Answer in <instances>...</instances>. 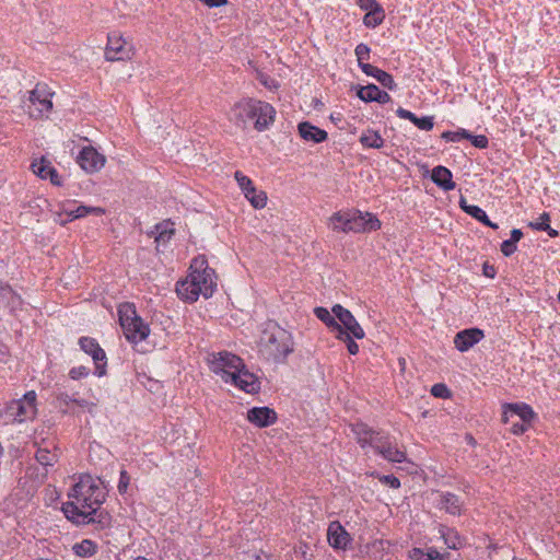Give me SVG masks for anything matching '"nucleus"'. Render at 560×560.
I'll use <instances>...</instances> for the list:
<instances>
[{
    "instance_id": "nucleus-1",
    "label": "nucleus",
    "mask_w": 560,
    "mask_h": 560,
    "mask_svg": "<svg viewBox=\"0 0 560 560\" xmlns=\"http://www.w3.org/2000/svg\"><path fill=\"white\" fill-rule=\"evenodd\" d=\"M330 228L336 232L366 233L381 229V221L370 212H361L357 209L337 211L330 219Z\"/></svg>"
},
{
    "instance_id": "nucleus-2",
    "label": "nucleus",
    "mask_w": 560,
    "mask_h": 560,
    "mask_svg": "<svg viewBox=\"0 0 560 560\" xmlns=\"http://www.w3.org/2000/svg\"><path fill=\"white\" fill-rule=\"evenodd\" d=\"M260 351L275 362H283L293 352L294 342L290 331L275 325L264 331Z\"/></svg>"
},
{
    "instance_id": "nucleus-3",
    "label": "nucleus",
    "mask_w": 560,
    "mask_h": 560,
    "mask_svg": "<svg viewBox=\"0 0 560 560\" xmlns=\"http://www.w3.org/2000/svg\"><path fill=\"white\" fill-rule=\"evenodd\" d=\"M69 497L73 498L82 509L90 510L105 502L106 492L90 475H85L81 476L72 487Z\"/></svg>"
},
{
    "instance_id": "nucleus-4",
    "label": "nucleus",
    "mask_w": 560,
    "mask_h": 560,
    "mask_svg": "<svg viewBox=\"0 0 560 560\" xmlns=\"http://www.w3.org/2000/svg\"><path fill=\"white\" fill-rule=\"evenodd\" d=\"M119 323L124 330L126 339L132 343L144 340L149 334V326L137 314L136 307L131 303L120 304L118 307Z\"/></svg>"
},
{
    "instance_id": "nucleus-5",
    "label": "nucleus",
    "mask_w": 560,
    "mask_h": 560,
    "mask_svg": "<svg viewBox=\"0 0 560 560\" xmlns=\"http://www.w3.org/2000/svg\"><path fill=\"white\" fill-rule=\"evenodd\" d=\"M192 280L202 290L201 294L208 299L212 295L217 283L213 280L214 270L209 268L205 256H197L190 264V273Z\"/></svg>"
},
{
    "instance_id": "nucleus-6",
    "label": "nucleus",
    "mask_w": 560,
    "mask_h": 560,
    "mask_svg": "<svg viewBox=\"0 0 560 560\" xmlns=\"http://www.w3.org/2000/svg\"><path fill=\"white\" fill-rule=\"evenodd\" d=\"M52 95L54 93L46 84H36L35 89L30 92V104L27 105L30 116L36 119L47 117L52 109Z\"/></svg>"
},
{
    "instance_id": "nucleus-7",
    "label": "nucleus",
    "mask_w": 560,
    "mask_h": 560,
    "mask_svg": "<svg viewBox=\"0 0 560 560\" xmlns=\"http://www.w3.org/2000/svg\"><path fill=\"white\" fill-rule=\"evenodd\" d=\"M36 394L27 392L22 399L12 400L5 408V417L14 422L33 419L36 413Z\"/></svg>"
},
{
    "instance_id": "nucleus-8",
    "label": "nucleus",
    "mask_w": 560,
    "mask_h": 560,
    "mask_svg": "<svg viewBox=\"0 0 560 560\" xmlns=\"http://www.w3.org/2000/svg\"><path fill=\"white\" fill-rule=\"evenodd\" d=\"M243 364L240 357L228 351L213 354L209 362L211 372L219 375L225 383H229V377L234 370H238Z\"/></svg>"
},
{
    "instance_id": "nucleus-9",
    "label": "nucleus",
    "mask_w": 560,
    "mask_h": 560,
    "mask_svg": "<svg viewBox=\"0 0 560 560\" xmlns=\"http://www.w3.org/2000/svg\"><path fill=\"white\" fill-rule=\"evenodd\" d=\"M371 447L382 455L386 460L392 463H402L406 460V453L397 448V446L390 441L388 434L378 431L374 440L372 441Z\"/></svg>"
},
{
    "instance_id": "nucleus-10",
    "label": "nucleus",
    "mask_w": 560,
    "mask_h": 560,
    "mask_svg": "<svg viewBox=\"0 0 560 560\" xmlns=\"http://www.w3.org/2000/svg\"><path fill=\"white\" fill-rule=\"evenodd\" d=\"M236 109L237 117L246 124L247 121L253 122L255 126V121L257 120V116L262 115L267 116L271 113V104L250 98L246 101L245 103H241L237 105Z\"/></svg>"
},
{
    "instance_id": "nucleus-11",
    "label": "nucleus",
    "mask_w": 560,
    "mask_h": 560,
    "mask_svg": "<svg viewBox=\"0 0 560 560\" xmlns=\"http://www.w3.org/2000/svg\"><path fill=\"white\" fill-rule=\"evenodd\" d=\"M80 348L90 354L95 363V374L103 376L106 373V354L105 351L100 347L98 342L91 337H81L79 339Z\"/></svg>"
},
{
    "instance_id": "nucleus-12",
    "label": "nucleus",
    "mask_w": 560,
    "mask_h": 560,
    "mask_svg": "<svg viewBox=\"0 0 560 560\" xmlns=\"http://www.w3.org/2000/svg\"><path fill=\"white\" fill-rule=\"evenodd\" d=\"M331 312L335 314L338 319L337 322L341 325L345 331H347L349 335H352L353 338H364L365 334L363 328L349 310L345 308L340 304H336Z\"/></svg>"
},
{
    "instance_id": "nucleus-13",
    "label": "nucleus",
    "mask_w": 560,
    "mask_h": 560,
    "mask_svg": "<svg viewBox=\"0 0 560 560\" xmlns=\"http://www.w3.org/2000/svg\"><path fill=\"white\" fill-rule=\"evenodd\" d=\"M229 383L248 394H256L260 389L259 380L255 374L246 370L244 364L238 370H234L233 374L229 377Z\"/></svg>"
},
{
    "instance_id": "nucleus-14",
    "label": "nucleus",
    "mask_w": 560,
    "mask_h": 560,
    "mask_svg": "<svg viewBox=\"0 0 560 560\" xmlns=\"http://www.w3.org/2000/svg\"><path fill=\"white\" fill-rule=\"evenodd\" d=\"M131 47L127 46L126 40L116 32L110 33L107 38L105 57L107 60H125L131 58Z\"/></svg>"
},
{
    "instance_id": "nucleus-15",
    "label": "nucleus",
    "mask_w": 560,
    "mask_h": 560,
    "mask_svg": "<svg viewBox=\"0 0 560 560\" xmlns=\"http://www.w3.org/2000/svg\"><path fill=\"white\" fill-rule=\"evenodd\" d=\"M513 418H517L525 423H530L535 418V413L532 407L524 402L503 405L502 421L509 423Z\"/></svg>"
},
{
    "instance_id": "nucleus-16",
    "label": "nucleus",
    "mask_w": 560,
    "mask_h": 560,
    "mask_svg": "<svg viewBox=\"0 0 560 560\" xmlns=\"http://www.w3.org/2000/svg\"><path fill=\"white\" fill-rule=\"evenodd\" d=\"M78 162L84 171L93 173L98 171L102 166H104L105 158L102 154H100L94 148L85 147L80 152Z\"/></svg>"
},
{
    "instance_id": "nucleus-17",
    "label": "nucleus",
    "mask_w": 560,
    "mask_h": 560,
    "mask_svg": "<svg viewBox=\"0 0 560 560\" xmlns=\"http://www.w3.org/2000/svg\"><path fill=\"white\" fill-rule=\"evenodd\" d=\"M483 337V331L479 328L464 329L455 335L454 345L458 351L465 352L478 343Z\"/></svg>"
},
{
    "instance_id": "nucleus-18",
    "label": "nucleus",
    "mask_w": 560,
    "mask_h": 560,
    "mask_svg": "<svg viewBox=\"0 0 560 560\" xmlns=\"http://www.w3.org/2000/svg\"><path fill=\"white\" fill-rule=\"evenodd\" d=\"M247 420L258 428H265L277 421V413L269 407H253L247 411Z\"/></svg>"
},
{
    "instance_id": "nucleus-19",
    "label": "nucleus",
    "mask_w": 560,
    "mask_h": 560,
    "mask_svg": "<svg viewBox=\"0 0 560 560\" xmlns=\"http://www.w3.org/2000/svg\"><path fill=\"white\" fill-rule=\"evenodd\" d=\"M327 538L329 545L335 549H346L351 538L339 522H331L328 526Z\"/></svg>"
},
{
    "instance_id": "nucleus-20",
    "label": "nucleus",
    "mask_w": 560,
    "mask_h": 560,
    "mask_svg": "<svg viewBox=\"0 0 560 560\" xmlns=\"http://www.w3.org/2000/svg\"><path fill=\"white\" fill-rule=\"evenodd\" d=\"M101 506H94L86 511V515H83V520L78 521V524H96L98 528L104 529L110 526L112 516L105 510H101Z\"/></svg>"
},
{
    "instance_id": "nucleus-21",
    "label": "nucleus",
    "mask_w": 560,
    "mask_h": 560,
    "mask_svg": "<svg viewBox=\"0 0 560 560\" xmlns=\"http://www.w3.org/2000/svg\"><path fill=\"white\" fill-rule=\"evenodd\" d=\"M201 292L202 290L200 287H198L195 280L191 279L190 276H188L185 280L178 281L176 284L177 295L187 302L197 301Z\"/></svg>"
},
{
    "instance_id": "nucleus-22",
    "label": "nucleus",
    "mask_w": 560,
    "mask_h": 560,
    "mask_svg": "<svg viewBox=\"0 0 560 560\" xmlns=\"http://www.w3.org/2000/svg\"><path fill=\"white\" fill-rule=\"evenodd\" d=\"M361 70L366 75L373 77L385 89L390 91H395L397 89V84L395 83L393 75L388 72L373 65H362Z\"/></svg>"
},
{
    "instance_id": "nucleus-23",
    "label": "nucleus",
    "mask_w": 560,
    "mask_h": 560,
    "mask_svg": "<svg viewBox=\"0 0 560 560\" xmlns=\"http://www.w3.org/2000/svg\"><path fill=\"white\" fill-rule=\"evenodd\" d=\"M452 173L448 168L439 165L432 170L431 179L432 182L445 191L455 188L456 184L453 182Z\"/></svg>"
},
{
    "instance_id": "nucleus-24",
    "label": "nucleus",
    "mask_w": 560,
    "mask_h": 560,
    "mask_svg": "<svg viewBox=\"0 0 560 560\" xmlns=\"http://www.w3.org/2000/svg\"><path fill=\"white\" fill-rule=\"evenodd\" d=\"M396 114L400 118L410 120L411 122H413V125L416 127H418L421 130H427L428 131V130H431L433 128V126H434V118H433V116L418 117L416 114H413L410 110L405 109L402 107H399L396 110Z\"/></svg>"
},
{
    "instance_id": "nucleus-25",
    "label": "nucleus",
    "mask_w": 560,
    "mask_h": 560,
    "mask_svg": "<svg viewBox=\"0 0 560 560\" xmlns=\"http://www.w3.org/2000/svg\"><path fill=\"white\" fill-rule=\"evenodd\" d=\"M353 434L357 438L358 443L362 448L365 446H371L372 441L376 436L378 431H375L371 429L369 425L362 422H358L355 424H352L351 428Z\"/></svg>"
},
{
    "instance_id": "nucleus-26",
    "label": "nucleus",
    "mask_w": 560,
    "mask_h": 560,
    "mask_svg": "<svg viewBox=\"0 0 560 560\" xmlns=\"http://www.w3.org/2000/svg\"><path fill=\"white\" fill-rule=\"evenodd\" d=\"M439 506L452 515H459L462 511L459 498L452 492L440 493Z\"/></svg>"
},
{
    "instance_id": "nucleus-27",
    "label": "nucleus",
    "mask_w": 560,
    "mask_h": 560,
    "mask_svg": "<svg viewBox=\"0 0 560 560\" xmlns=\"http://www.w3.org/2000/svg\"><path fill=\"white\" fill-rule=\"evenodd\" d=\"M56 450L57 448L52 443L44 446L38 445L35 453V458L43 466H52L58 459Z\"/></svg>"
},
{
    "instance_id": "nucleus-28",
    "label": "nucleus",
    "mask_w": 560,
    "mask_h": 560,
    "mask_svg": "<svg viewBox=\"0 0 560 560\" xmlns=\"http://www.w3.org/2000/svg\"><path fill=\"white\" fill-rule=\"evenodd\" d=\"M298 131L303 140H327V132L313 126L308 121H302L298 125Z\"/></svg>"
},
{
    "instance_id": "nucleus-29",
    "label": "nucleus",
    "mask_w": 560,
    "mask_h": 560,
    "mask_svg": "<svg viewBox=\"0 0 560 560\" xmlns=\"http://www.w3.org/2000/svg\"><path fill=\"white\" fill-rule=\"evenodd\" d=\"M314 314L320 319L332 332L343 334L341 325L337 322V317L330 314V312L322 306L314 308Z\"/></svg>"
},
{
    "instance_id": "nucleus-30",
    "label": "nucleus",
    "mask_w": 560,
    "mask_h": 560,
    "mask_svg": "<svg viewBox=\"0 0 560 560\" xmlns=\"http://www.w3.org/2000/svg\"><path fill=\"white\" fill-rule=\"evenodd\" d=\"M440 138L441 140H488L483 135L476 136L463 128H457L454 131H443Z\"/></svg>"
},
{
    "instance_id": "nucleus-31",
    "label": "nucleus",
    "mask_w": 560,
    "mask_h": 560,
    "mask_svg": "<svg viewBox=\"0 0 560 560\" xmlns=\"http://www.w3.org/2000/svg\"><path fill=\"white\" fill-rule=\"evenodd\" d=\"M174 233V223L171 221H163L156 224L154 231L152 232V234H154L155 242L163 244L167 243Z\"/></svg>"
},
{
    "instance_id": "nucleus-32",
    "label": "nucleus",
    "mask_w": 560,
    "mask_h": 560,
    "mask_svg": "<svg viewBox=\"0 0 560 560\" xmlns=\"http://www.w3.org/2000/svg\"><path fill=\"white\" fill-rule=\"evenodd\" d=\"M73 552L81 558H90L97 551V546L90 539H84L81 542L74 544L72 547Z\"/></svg>"
},
{
    "instance_id": "nucleus-33",
    "label": "nucleus",
    "mask_w": 560,
    "mask_h": 560,
    "mask_svg": "<svg viewBox=\"0 0 560 560\" xmlns=\"http://www.w3.org/2000/svg\"><path fill=\"white\" fill-rule=\"evenodd\" d=\"M54 166L50 161L45 156H40L39 159H34L31 163L32 172L42 179L48 178V170H51Z\"/></svg>"
},
{
    "instance_id": "nucleus-34",
    "label": "nucleus",
    "mask_w": 560,
    "mask_h": 560,
    "mask_svg": "<svg viewBox=\"0 0 560 560\" xmlns=\"http://www.w3.org/2000/svg\"><path fill=\"white\" fill-rule=\"evenodd\" d=\"M104 209L100 207H88V206H78L73 210H68L67 214L70 220L84 218L88 214L102 215L104 213Z\"/></svg>"
},
{
    "instance_id": "nucleus-35",
    "label": "nucleus",
    "mask_w": 560,
    "mask_h": 560,
    "mask_svg": "<svg viewBox=\"0 0 560 560\" xmlns=\"http://www.w3.org/2000/svg\"><path fill=\"white\" fill-rule=\"evenodd\" d=\"M62 512L66 517L72 522L78 524V521L83 520V515H86V511H83L79 508V503L77 502H66L62 504Z\"/></svg>"
},
{
    "instance_id": "nucleus-36",
    "label": "nucleus",
    "mask_w": 560,
    "mask_h": 560,
    "mask_svg": "<svg viewBox=\"0 0 560 560\" xmlns=\"http://www.w3.org/2000/svg\"><path fill=\"white\" fill-rule=\"evenodd\" d=\"M384 19L385 13L383 8H376V10H373L372 12H366L363 18V23L368 27H376L377 25L382 24Z\"/></svg>"
},
{
    "instance_id": "nucleus-37",
    "label": "nucleus",
    "mask_w": 560,
    "mask_h": 560,
    "mask_svg": "<svg viewBox=\"0 0 560 560\" xmlns=\"http://www.w3.org/2000/svg\"><path fill=\"white\" fill-rule=\"evenodd\" d=\"M541 220V223H534V222H530L529 223V226H532L533 229L537 230V231H545L548 233V235L550 237H556L558 236V231L552 229L549 224V221H550V217H549V213L547 212H544L540 218Z\"/></svg>"
},
{
    "instance_id": "nucleus-38",
    "label": "nucleus",
    "mask_w": 560,
    "mask_h": 560,
    "mask_svg": "<svg viewBox=\"0 0 560 560\" xmlns=\"http://www.w3.org/2000/svg\"><path fill=\"white\" fill-rule=\"evenodd\" d=\"M247 200L255 209H262L267 203V195L262 190H257L256 187L253 188V192L245 195Z\"/></svg>"
},
{
    "instance_id": "nucleus-39",
    "label": "nucleus",
    "mask_w": 560,
    "mask_h": 560,
    "mask_svg": "<svg viewBox=\"0 0 560 560\" xmlns=\"http://www.w3.org/2000/svg\"><path fill=\"white\" fill-rule=\"evenodd\" d=\"M377 90H378L377 85L370 83L365 86H360V89L357 92V96L365 103H371V102H374Z\"/></svg>"
},
{
    "instance_id": "nucleus-40",
    "label": "nucleus",
    "mask_w": 560,
    "mask_h": 560,
    "mask_svg": "<svg viewBox=\"0 0 560 560\" xmlns=\"http://www.w3.org/2000/svg\"><path fill=\"white\" fill-rule=\"evenodd\" d=\"M234 177H235L240 188L244 192V195H248V194L253 192V188L255 186L249 177H247L240 171L235 172Z\"/></svg>"
},
{
    "instance_id": "nucleus-41",
    "label": "nucleus",
    "mask_w": 560,
    "mask_h": 560,
    "mask_svg": "<svg viewBox=\"0 0 560 560\" xmlns=\"http://www.w3.org/2000/svg\"><path fill=\"white\" fill-rule=\"evenodd\" d=\"M275 116H276V109L271 105V113L269 115L257 116V120L255 121V129L258 131L268 129V127L275 121Z\"/></svg>"
},
{
    "instance_id": "nucleus-42",
    "label": "nucleus",
    "mask_w": 560,
    "mask_h": 560,
    "mask_svg": "<svg viewBox=\"0 0 560 560\" xmlns=\"http://www.w3.org/2000/svg\"><path fill=\"white\" fill-rule=\"evenodd\" d=\"M444 542L450 549H459L463 546V542L460 540V537L458 534L454 530H448L446 534L443 535Z\"/></svg>"
},
{
    "instance_id": "nucleus-43",
    "label": "nucleus",
    "mask_w": 560,
    "mask_h": 560,
    "mask_svg": "<svg viewBox=\"0 0 560 560\" xmlns=\"http://www.w3.org/2000/svg\"><path fill=\"white\" fill-rule=\"evenodd\" d=\"M355 56L358 58V65L361 68L362 65H369L368 62H364V60H368L370 58V47L366 44H359L355 47Z\"/></svg>"
},
{
    "instance_id": "nucleus-44",
    "label": "nucleus",
    "mask_w": 560,
    "mask_h": 560,
    "mask_svg": "<svg viewBox=\"0 0 560 560\" xmlns=\"http://www.w3.org/2000/svg\"><path fill=\"white\" fill-rule=\"evenodd\" d=\"M336 337L347 343V349L350 354H357L359 352L358 343L352 339V335H349L343 330V334H337Z\"/></svg>"
},
{
    "instance_id": "nucleus-45",
    "label": "nucleus",
    "mask_w": 560,
    "mask_h": 560,
    "mask_svg": "<svg viewBox=\"0 0 560 560\" xmlns=\"http://www.w3.org/2000/svg\"><path fill=\"white\" fill-rule=\"evenodd\" d=\"M467 214L471 215L474 219L481 222L482 224H489V218L487 213L478 206H472L471 208H468Z\"/></svg>"
},
{
    "instance_id": "nucleus-46",
    "label": "nucleus",
    "mask_w": 560,
    "mask_h": 560,
    "mask_svg": "<svg viewBox=\"0 0 560 560\" xmlns=\"http://www.w3.org/2000/svg\"><path fill=\"white\" fill-rule=\"evenodd\" d=\"M431 394L436 398H448L451 397V390L445 384L438 383L431 387Z\"/></svg>"
},
{
    "instance_id": "nucleus-47",
    "label": "nucleus",
    "mask_w": 560,
    "mask_h": 560,
    "mask_svg": "<svg viewBox=\"0 0 560 560\" xmlns=\"http://www.w3.org/2000/svg\"><path fill=\"white\" fill-rule=\"evenodd\" d=\"M362 144L366 148L374 149H384V153L386 155H390L393 153V143L392 142H362Z\"/></svg>"
},
{
    "instance_id": "nucleus-48",
    "label": "nucleus",
    "mask_w": 560,
    "mask_h": 560,
    "mask_svg": "<svg viewBox=\"0 0 560 560\" xmlns=\"http://www.w3.org/2000/svg\"><path fill=\"white\" fill-rule=\"evenodd\" d=\"M355 3L360 9L368 12H372L373 10H376V8H382L376 0H355Z\"/></svg>"
},
{
    "instance_id": "nucleus-49",
    "label": "nucleus",
    "mask_w": 560,
    "mask_h": 560,
    "mask_svg": "<svg viewBox=\"0 0 560 560\" xmlns=\"http://www.w3.org/2000/svg\"><path fill=\"white\" fill-rule=\"evenodd\" d=\"M89 369L83 366V365H80V366H74L70 370L69 372V376L72 378V380H80L82 377H85L89 375Z\"/></svg>"
},
{
    "instance_id": "nucleus-50",
    "label": "nucleus",
    "mask_w": 560,
    "mask_h": 560,
    "mask_svg": "<svg viewBox=\"0 0 560 560\" xmlns=\"http://www.w3.org/2000/svg\"><path fill=\"white\" fill-rule=\"evenodd\" d=\"M130 483V476L126 470L120 471L119 482H118V491L124 494L127 492L128 486Z\"/></svg>"
},
{
    "instance_id": "nucleus-51",
    "label": "nucleus",
    "mask_w": 560,
    "mask_h": 560,
    "mask_svg": "<svg viewBox=\"0 0 560 560\" xmlns=\"http://www.w3.org/2000/svg\"><path fill=\"white\" fill-rule=\"evenodd\" d=\"M380 481L394 489H398L400 487V480L394 475H383L380 477Z\"/></svg>"
},
{
    "instance_id": "nucleus-52",
    "label": "nucleus",
    "mask_w": 560,
    "mask_h": 560,
    "mask_svg": "<svg viewBox=\"0 0 560 560\" xmlns=\"http://www.w3.org/2000/svg\"><path fill=\"white\" fill-rule=\"evenodd\" d=\"M516 249H517L516 244L510 240H505L501 244V252L506 257L514 254L516 252Z\"/></svg>"
},
{
    "instance_id": "nucleus-53",
    "label": "nucleus",
    "mask_w": 560,
    "mask_h": 560,
    "mask_svg": "<svg viewBox=\"0 0 560 560\" xmlns=\"http://www.w3.org/2000/svg\"><path fill=\"white\" fill-rule=\"evenodd\" d=\"M450 557V553H440L434 548H429L427 551V560H447Z\"/></svg>"
},
{
    "instance_id": "nucleus-54",
    "label": "nucleus",
    "mask_w": 560,
    "mask_h": 560,
    "mask_svg": "<svg viewBox=\"0 0 560 560\" xmlns=\"http://www.w3.org/2000/svg\"><path fill=\"white\" fill-rule=\"evenodd\" d=\"M510 422L512 423V428H511L512 432L517 435L524 433L527 430V427L529 424V423H525L520 420L513 421V419Z\"/></svg>"
},
{
    "instance_id": "nucleus-55",
    "label": "nucleus",
    "mask_w": 560,
    "mask_h": 560,
    "mask_svg": "<svg viewBox=\"0 0 560 560\" xmlns=\"http://www.w3.org/2000/svg\"><path fill=\"white\" fill-rule=\"evenodd\" d=\"M408 557L410 560H427V551L421 548H412L409 551Z\"/></svg>"
},
{
    "instance_id": "nucleus-56",
    "label": "nucleus",
    "mask_w": 560,
    "mask_h": 560,
    "mask_svg": "<svg viewBox=\"0 0 560 560\" xmlns=\"http://www.w3.org/2000/svg\"><path fill=\"white\" fill-rule=\"evenodd\" d=\"M15 291L7 283L0 280V298L7 300L10 298Z\"/></svg>"
},
{
    "instance_id": "nucleus-57",
    "label": "nucleus",
    "mask_w": 560,
    "mask_h": 560,
    "mask_svg": "<svg viewBox=\"0 0 560 560\" xmlns=\"http://www.w3.org/2000/svg\"><path fill=\"white\" fill-rule=\"evenodd\" d=\"M7 304L11 310L20 307L22 304L21 296L14 292L10 298L7 299Z\"/></svg>"
},
{
    "instance_id": "nucleus-58",
    "label": "nucleus",
    "mask_w": 560,
    "mask_h": 560,
    "mask_svg": "<svg viewBox=\"0 0 560 560\" xmlns=\"http://www.w3.org/2000/svg\"><path fill=\"white\" fill-rule=\"evenodd\" d=\"M390 100H392L390 95L387 92H385L378 88L376 96L374 98V102H377L380 104H386V103L390 102Z\"/></svg>"
},
{
    "instance_id": "nucleus-59",
    "label": "nucleus",
    "mask_w": 560,
    "mask_h": 560,
    "mask_svg": "<svg viewBox=\"0 0 560 560\" xmlns=\"http://www.w3.org/2000/svg\"><path fill=\"white\" fill-rule=\"evenodd\" d=\"M48 174H49L48 178L54 186L62 185L61 178L55 167H52L51 170H48Z\"/></svg>"
},
{
    "instance_id": "nucleus-60",
    "label": "nucleus",
    "mask_w": 560,
    "mask_h": 560,
    "mask_svg": "<svg viewBox=\"0 0 560 560\" xmlns=\"http://www.w3.org/2000/svg\"><path fill=\"white\" fill-rule=\"evenodd\" d=\"M57 398H58V400H60V401H62V402H65V404H69L70 401H72V402H75V404H78V405H80V406H84V405H85V402H86L85 400H81V401H80V400L73 399V398H71V397H70L68 394H66V393H60V394L57 396Z\"/></svg>"
},
{
    "instance_id": "nucleus-61",
    "label": "nucleus",
    "mask_w": 560,
    "mask_h": 560,
    "mask_svg": "<svg viewBox=\"0 0 560 560\" xmlns=\"http://www.w3.org/2000/svg\"><path fill=\"white\" fill-rule=\"evenodd\" d=\"M209 8H219L228 4V0H199Z\"/></svg>"
},
{
    "instance_id": "nucleus-62",
    "label": "nucleus",
    "mask_w": 560,
    "mask_h": 560,
    "mask_svg": "<svg viewBox=\"0 0 560 560\" xmlns=\"http://www.w3.org/2000/svg\"><path fill=\"white\" fill-rule=\"evenodd\" d=\"M522 237L523 232L520 229H513L511 231V237L509 240L516 244Z\"/></svg>"
},
{
    "instance_id": "nucleus-63",
    "label": "nucleus",
    "mask_w": 560,
    "mask_h": 560,
    "mask_svg": "<svg viewBox=\"0 0 560 560\" xmlns=\"http://www.w3.org/2000/svg\"><path fill=\"white\" fill-rule=\"evenodd\" d=\"M296 552H299L301 555L303 560H312V558H313V555L307 552V547L306 546H301L299 548V550H296Z\"/></svg>"
},
{
    "instance_id": "nucleus-64",
    "label": "nucleus",
    "mask_w": 560,
    "mask_h": 560,
    "mask_svg": "<svg viewBox=\"0 0 560 560\" xmlns=\"http://www.w3.org/2000/svg\"><path fill=\"white\" fill-rule=\"evenodd\" d=\"M483 275L488 278H494L495 269L493 266H489L487 264L483 265Z\"/></svg>"
}]
</instances>
